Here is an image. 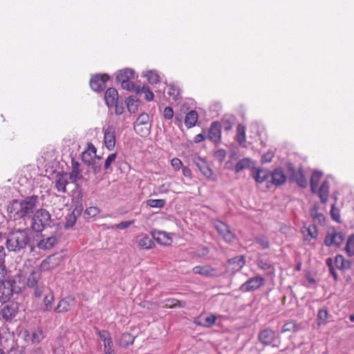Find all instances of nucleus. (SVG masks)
<instances>
[{
  "label": "nucleus",
  "mask_w": 354,
  "mask_h": 354,
  "mask_svg": "<svg viewBox=\"0 0 354 354\" xmlns=\"http://www.w3.org/2000/svg\"><path fill=\"white\" fill-rule=\"evenodd\" d=\"M335 206H336V203H333L331 205L330 216L333 221L340 223L341 218H340L339 209L336 208Z\"/></svg>",
  "instance_id": "47"
},
{
  "label": "nucleus",
  "mask_w": 354,
  "mask_h": 354,
  "mask_svg": "<svg viewBox=\"0 0 354 354\" xmlns=\"http://www.w3.org/2000/svg\"><path fill=\"white\" fill-rule=\"evenodd\" d=\"M270 183L275 186L283 185L286 180V176L281 167L276 168L270 171Z\"/></svg>",
  "instance_id": "17"
},
{
  "label": "nucleus",
  "mask_w": 354,
  "mask_h": 354,
  "mask_svg": "<svg viewBox=\"0 0 354 354\" xmlns=\"http://www.w3.org/2000/svg\"><path fill=\"white\" fill-rule=\"evenodd\" d=\"M135 337L129 333H122L119 340V346L122 348H127L133 344Z\"/></svg>",
  "instance_id": "29"
},
{
  "label": "nucleus",
  "mask_w": 354,
  "mask_h": 354,
  "mask_svg": "<svg viewBox=\"0 0 354 354\" xmlns=\"http://www.w3.org/2000/svg\"><path fill=\"white\" fill-rule=\"evenodd\" d=\"M223 239L227 243H232L236 239L234 233L230 229V227L223 223Z\"/></svg>",
  "instance_id": "32"
},
{
  "label": "nucleus",
  "mask_w": 354,
  "mask_h": 354,
  "mask_svg": "<svg viewBox=\"0 0 354 354\" xmlns=\"http://www.w3.org/2000/svg\"><path fill=\"white\" fill-rule=\"evenodd\" d=\"M136 93L137 94L144 93L145 94V97L147 101H151L154 97L153 92L149 90L148 86H145V85L142 86V87L138 86L136 90Z\"/></svg>",
  "instance_id": "37"
},
{
  "label": "nucleus",
  "mask_w": 354,
  "mask_h": 354,
  "mask_svg": "<svg viewBox=\"0 0 354 354\" xmlns=\"http://www.w3.org/2000/svg\"><path fill=\"white\" fill-rule=\"evenodd\" d=\"M56 243L57 238L54 236H51L46 239L42 238L36 243L35 248L37 247L39 250H50L53 248Z\"/></svg>",
  "instance_id": "23"
},
{
  "label": "nucleus",
  "mask_w": 354,
  "mask_h": 354,
  "mask_svg": "<svg viewBox=\"0 0 354 354\" xmlns=\"http://www.w3.org/2000/svg\"><path fill=\"white\" fill-rule=\"evenodd\" d=\"M127 107L131 113H135L138 106V100L136 96H129L126 100Z\"/></svg>",
  "instance_id": "33"
},
{
  "label": "nucleus",
  "mask_w": 354,
  "mask_h": 354,
  "mask_svg": "<svg viewBox=\"0 0 354 354\" xmlns=\"http://www.w3.org/2000/svg\"><path fill=\"white\" fill-rule=\"evenodd\" d=\"M134 223V221H122L117 225H115V228L120 229V230H124L129 226H131Z\"/></svg>",
  "instance_id": "61"
},
{
  "label": "nucleus",
  "mask_w": 354,
  "mask_h": 354,
  "mask_svg": "<svg viewBox=\"0 0 354 354\" xmlns=\"http://www.w3.org/2000/svg\"><path fill=\"white\" fill-rule=\"evenodd\" d=\"M257 266L259 268L266 271L268 274H272L274 272V268L273 266L267 260H264L263 259H258Z\"/></svg>",
  "instance_id": "30"
},
{
  "label": "nucleus",
  "mask_w": 354,
  "mask_h": 354,
  "mask_svg": "<svg viewBox=\"0 0 354 354\" xmlns=\"http://www.w3.org/2000/svg\"><path fill=\"white\" fill-rule=\"evenodd\" d=\"M323 174L319 171H314L310 178V189L313 194L317 193L321 202L323 204H326L328 198L330 184L328 180H324L319 189H317L318 185Z\"/></svg>",
  "instance_id": "4"
},
{
  "label": "nucleus",
  "mask_w": 354,
  "mask_h": 354,
  "mask_svg": "<svg viewBox=\"0 0 354 354\" xmlns=\"http://www.w3.org/2000/svg\"><path fill=\"white\" fill-rule=\"evenodd\" d=\"M198 113L194 111H189L185 118V124L187 128H192L195 126L198 121Z\"/></svg>",
  "instance_id": "27"
},
{
  "label": "nucleus",
  "mask_w": 354,
  "mask_h": 354,
  "mask_svg": "<svg viewBox=\"0 0 354 354\" xmlns=\"http://www.w3.org/2000/svg\"><path fill=\"white\" fill-rule=\"evenodd\" d=\"M88 165L91 166V169L94 174H98L101 171V165L95 159L91 162Z\"/></svg>",
  "instance_id": "56"
},
{
  "label": "nucleus",
  "mask_w": 354,
  "mask_h": 354,
  "mask_svg": "<svg viewBox=\"0 0 354 354\" xmlns=\"http://www.w3.org/2000/svg\"><path fill=\"white\" fill-rule=\"evenodd\" d=\"M278 333L270 328H266L259 331V341L264 346H275L273 344L278 337Z\"/></svg>",
  "instance_id": "7"
},
{
  "label": "nucleus",
  "mask_w": 354,
  "mask_h": 354,
  "mask_svg": "<svg viewBox=\"0 0 354 354\" xmlns=\"http://www.w3.org/2000/svg\"><path fill=\"white\" fill-rule=\"evenodd\" d=\"M207 138L215 145L219 144L221 138V123L220 122L215 121L211 124Z\"/></svg>",
  "instance_id": "14"
},
{
  "label": "nucleus",
  "mask_w": 354,
  "mask_h": 354,
  "mask_svg": "<svg viewBox=\"0 0 354 354\" xmlns=\"http://www.w3.org/2000/svg\"><path fill=\"white\" fill-rule=\"evenodd\" d=\"M273 156L272 152H268L262 156L261 162L263 163L270 162L272 161Z\"/></svg>",
  "instance_id": "63"
},
{
  "label": "nucleus",
  "mask_w": 354,
  "mask_h": 354,
  "mask_svg": "<svg viewBox=\"0 0 354 354\" xmlns=\"http://www.w3.org/2000/svg\"><path fill=\"white\" fill-rule=\"evenodd\" d=\"M192 162L196 165V167L198 169V170L207 178L214 179L213 176V171L209 168L207 162L199 156H194L192 158Z\"/></svg>",
  "instance_id": "15"
},
{
  "label": "nucleus",
  "mask_w": 354,
  "mask_h": 354,
  "mask_svg": "<svg viewBox=\"0 0 354 354\" xmlns=\"http://www.w3.org/2000/svg\"><path fill=\"white\" fill-rule=\"evenodd\" d=\"M66 176V173H59L56 176L55 187L57 188L58 192H61L62 193H65L66 192V186L68 183Z\"/></svg>",
  "instance_id": "25"
},
{
  "label": "nucleus",
  "mask_w": 354,
  "mask_h": 354,
  "mask_svg": "<svg viewBox=\"0 0 354 354\" xmlns=\"http://www.w3.org/2000/svg\"><path fill=\"white\" fill-rule=\"evenodd\" d=\"M345 251L349 257L354 256V234H351L348 237Z\"/></svg>",
  "instance_id": "38"
},
{
  "label": "nucleus",
  "mask_w": 354,
  "mask_h": 354,
  "mask_svg": "<svg viewBox=\"0 0 354 354\" xmlns=\"http://www.w3.org/2000/svg\"><path fill=\"white\" fill-rule=\"evenodd\" d=\"M164 118L167 120H170L174 117V111L171 107L167 106L163 111Z\"/></svg>",
  "instance_id": "60"
},
{
  "label": "nucleus",
  "mask_w": 354,
  "mask_h": 354,
  "mask_svg": "<svg viewBox=\"0 0 354 354\" xmlns=\"http://www.w3.org/2000/svg\"><path fill=\"white\" fill-rule=\"evenodd\" d=\"M113 106H115V112L116 115H121L123 113L124 108L122 103L120 104L119 101L118 100L115 104H113Z\"/></svg>",
  "instance_id": "64"
},
{
  "label": "nucleus",
  "mask_w": 354,
  "mask_h": 354,
  "mask_svg": "<svg viewBox=\"0 0 354 354\" xmlns=\"http://www.w3.org/2000/svg\"><path fill=\"white\" fill-rule=\"evenodd\" d=\"M76 301L73 297L68 296L60 299L54 309L56 313H66L75 306Z\"/></svg>",
  "instance_id": "11"
},
{
  "label": "nucleus",
  "mask_w": 354,
  "mask_h": 354,
  "mask_svg": "<svg viewBox=\"0 0 354 354\" xmlns=\"http://www.w3.org/2000/svg\"><path fill=\"white\" fill-rule=\"evenodd\" d=\"M216 316H214V315H209V316H207L205 319H204V322L203 323V325L205 326H207V327H210L212 326L215 321H216Z\"/></svg>",
  "instance_id": "55"
},
{
  "label": "nucleus",
  "mask_w": 354,
  "mask_h": 354,
  "mask_svg": "<svg viewBox=\"0 0 354 354\" xmlns=\"http://www.w3.org/2000/svg\"><path fill=\"white\" fill-rule=\"evenodd\" d=\"M121 86L123 89H126L129 91H136L138 86H136L135 84L131 80L129 81H122V83L121 84Z\"/></svg>",
  "instance_id": "52"
},
{
  "label": "nucleus",
  "mask_w": 354,
  "mask_h": 354,
  "mask_svg": "<svg viewBox=\"0 0 354 354\" xmlns=\"http://www.w3.org/2000/svg\"><path fill=\"white\" fill-rule=\"evenodd\" d=\"M138 246L140 248L149 250L155 246V244L151 239L145 236L140 239L138 241Z\"/></svg>",
  "instance_id": "35"
},
{
  "label": "nucleus",
  "mask_w": 354,
  "mask_h": 354,
  "mask_svg": "<svg viewBox=\"0 0 354 354\" xmlns=\"http://www.w3.org/2000/svg\"><path fill=\"white\" fill-rule=\"evenodd\" d=\"M134 78V71L131 68H125L119 71L116 74V80L122 83V81H129Z\"/></svg>",
  "instance_id": "26"
},
{
  "label": "nucleus",
  "mask_w": 354,
  "mask_h": 354,
  "mask_svg": "<svg viewBox=\"0 0 354 354\" xmlns=\"http://www.w3.org/2000/svg\"><path fill=\"white\" fill-rule=\"evenodd\" d=\"M335 263L337 268L341 270H347L350 268L351 266V261L348 260H346L343 255L342 254H337L335 257Z\"/></svg>",
  "instance_id": "28"
},
{
  "label": "nucleus",
  "mask_w": 354,
  "mask_h": 354,
  "mask_svg": "<svg viewBox=\"0 0 354 354\" xmlns=\"http://www.w3.org/2000/svg\"><path fill=\"white\" fill-rule=\"evenodd\" d=\"M290 180L292 182H296L297 184L303 188H305L308 185L307 179L304 174L302 168H300L298 171L294 169H290Z\"/></svg>",
  "instance_id": "16"
},
{
  "label": "nucleus",
  "mask_w": 354,
  "mask_h": 354,
  "mask_svg": "<svg viewBox=\"0 0 354 354\" xmlns=\"http://www.w3.org/2000/svg\"><path fill=\"white\" fill-rule=\"evenodd\" d=\"M148 206L154 208H162L166 204L165 199H149L146 201Z\"/></svg>",
  "instance_id": "41"
},
{
  "label": "nucleus",
  "mask_w": 354,
  "mask_h": 354,
  "mask_svg": "<svg viewBox=\"0 0 354 354\" xmlns=\"http://www.w3.org/2000/svg\"><path fill=\"white\" fill-rule=\"evenodd\" d=\"M250 162L251 160L248 158H245L240 160L235 165V171L239 173L241 171L250 167Z\"/></svg>",
  "instance_id": "40"
},
{
  "label": "nucleus",
  "mask_w": 354,
  "mask_h": 354,
  "mask_svg": "<svg viewBox=\"0 0 354 354\" xmlns=\"http://www.w3.org/2000/svg\"><path fill=\"white\" fill-rule=\"evenodd\" d=\"M50 257L44 260L39 267L35 268L29 274L26 285L28 288L33 290V295L35 297H41L44 290V284L41 281L42 270L50 269L47 266Z\"/></svg>",
  "instance_id": "3"
},
{
  "label": "nucleus",
  "mask_w": 354,
  "mask_h": 354,
  "mask_svg": "<svg viewBox=\"0 0 354 354\" xmlns=\"http://www.w3.org/2000/svg\"><path fill=\"white\" fill-rule=\"evenodd\" d=\"M113 340L111 339L109 341L104 343V351L105 354H115L114 349L113 348Z\"/></svg>",
  "instance_id": "53"
},
{
  "label": "nucleus",
  "mask_w": 354,
  "mask_h": 354,
  "mask_svg": "<svg viewBox=\"0 0 354 354\" xmlns=\"http://www.w3.org/2000/svg\"><path fill=\"white\" fill-rule=\"evenodd\" d=\"M328 318V312L326 308H321L317 314V324L319 326L327 323Z\"/></svg>",
  "instance_id": "39"
},
{
  "label": "nucleus",
  "mask_w": 354,
  "mask_h": 354,
  "mask_svg": "<svg viewBox=\"0 0 354 354\" xmlns=\"http://www.w3.org/2000/svg\"><path fill=\"white\" fill-rule=\"evenodd\" d=\"M345 234L342 232H336L335 229L329 230L324 239V244L327 247H340L345 240Z\"/></svg>",
  "instance_id": "6"
},
{
  "label": "nucleus",
  "mask_w": 354,
  "mask_h": 354,
  "mask_svg": "<svg viewBox=\"0 0 354 354\" xmlns=\"http://www.w3.org/2000/svg\"><path fill=\"white\" fill-rule=\"evenodd\" d=\"M255 242L261 245L263 249H267L270 246V243L268 238L264 236L256 237Z\"/></svg>",
  "instance_id": "49"
},
{
  "label": "nucleus",
  "mask_w": 354,
  "mask_h": 354,
  "mask_svg": "<svg viewBox=\"0 0 354 354\" xmlns=\"http://www.w3.org/2000/svg\"><path fill=\"white\" fill-rule=\"evenodd\" d=\"M18 310L17 303L11 302L5 305L0 309V319L11 320L17 315Z\"/></svg>",
  "instance_id": "10"
},
{
  "label": "nucleus",
  "mask_w": 354,
  "mask_h": 354,
  "mask_svg": "<svg viewBox=\"0 0 354 354\" xmlns=\"http://www.w3.org/2000/svg\"><path fill=\"white\" fill-rule=\"evenodd\" d=\"M297 329H298L297 326L296 325V324L295 322H289L286 323L283 326L281 332L282 333L290 332V331L295 332L297 330Z\"/></svg>",
  "instance_id": "48"
},
{
  "label": "nucleus",
  "mask_w": 354,
  "mask_h": 354,
  "mask_svg": "<svg viewBox=\"0 0 354 354\" xmlns=\"http://www.w3.org/2000/svg\"><path fill=\"white\" fill-rule=\"evenodd\" d=\"M54 295L52 292H49L44 298V311H50L53 307Z\"/></svg>",
  "instance_id": "34"
},
{
  "label": "nucleus",
  "mask_w": 354,
  "mask_h": 354,
  "mask_svg": "<svg viewBox=\"0 0 354 354\" xmlns=\"http://www.w3.org/2000/svg\"><path fill=\"white\" fill-rule=\"evenodd\" d=\"M171 164L174 170L177 171L179 170L180 168L183 167V163L182 161L177 158H174L171 160Z\"/></svg>",
  "instance_id": "58"
},
{
  "label": "nucleus",
  "mask_w": 354,
  "mask_h": 354,
  "mask_svg": "<svg viewBox=\"0 0 354 354\" xmlns=\"http://www.w3.org/2000/svg\"><path fill=\"white\" fill-rule=\"evenodd\" d=\"M97 333L100 338V339L104 342L106 343V342L109 341L112 339L110 333L108 330H97Z\"/></svg>",
  "instance_id": "51"
},
{
  "label": "nucleus",
  "mask_w": 354,
  "mask_h": 354,
  "mask_svg": "<svg viewBox=\"0 0 354 354\" xmlns=\"http://www.w3.org/2000/svg\"><path fill=\"white\" fill-rule=\"evenodd\" d=\"M93 154L91 152L84 151L82 154V160L86 165H88L93 160Z\"/></svg>",
  "instance_id": "54"
},
{
  "label": "nucleus",
  "mask_w": 354,
  "mask_h": 354,
  "mask_svg": "<svg viewBox=\"0 0 354 354\" xmlns=\"http://www.w3.org/2000/svg\"><path fill=\"white\" fill-rule=\"evenodd\" d=\"M15 280L6 279L0 284V302L6 303L14 293L19 294L21 288L17 286Z\"/></svg>",
  "instance_id": "5"
},
{
  "label": "nucleus",
  "mask_w": 354,
  "mask_h": 354,
  "mask_svg": "<svg viewBox=\"0 0 354 354\" xmlns=\"http://www.w3.org/2000/svg\"><path fill=\"white\" fill-rule=\"evenodd\" d=\"M104 100L109 107L113 106V104H115L118 100V93L117 90L114 88H109L105 92Z\"/></svg>",
  "instance_id": "24"
},
{
  "label": "nucleus",
  "mask_w": 354,
  "mask_h": 354,
  "mask_svg": "<svg viewBox=\"0 0 354 354\" xmlns=\"http://www.w3.org/2000/svg\"><path fill=\"white\" fill-rule=\"evenodd\" d=\"M116 157H117L116 153H111L108 156V157L106 158V159L105 160L104 165V168L105 170H108L110 169L111 165L115 161Z\"/></svg>",
  "instance_id": "50"
},
{
  "label": "nucleus",
  "mask_w": 354,
  "mask_h": 354,
  "mask_svg": "<svg viewBox=\"0 0 354 354\" xmlns=\"http://www.w3.org/2000/svg\"><path fill=\"white\" fill-rule=\"evenodd\" d=\"M301 232L304 236V241L309 243L311 239H316L318 236L317 227L314 224H310L308 227H303Z\"/></svg>",
  "instance_id": "21"
},
{
  "label": "nucleus",
  "mask_w": 354,
  "mask_h": 354,
  "mask_svg": "<svg viewBox=\"0 0 354 354\" xmlns=\"http://www.w3.org/2000/svg\"><path fill=\"white\" fill-rule=\"evenodd\" d=\"M151 233L153 239L161 245H170L172 243L171 238L164 231L153 230Z\"/></svg>",
  "instance_id": "18"
},
{
  "label": "nucleus",
  "mask_w": 354,
  "mask_h": 354,
  "mask_svg": "<svg viewBox=\"0 0 354 354\" xmlns=\"http://www.w3.org/2000/svg\"><path fill=\"white\" fill-rule=\"evenodd\" d=\"M180 93L179 89L176 88L174 86H170L169 88V91L167 92V94L172 97L173 99L176 100L177 97L178 96Z\"/></svg>",
  "instance_id": "59"
},
{
  "label": "nucleus",
  "mask_w": 354,
  "mask_h": 354,
  "mask_svg": "<svg viewBox=\"0 0 354 354\" xmlns=\"http://www.w3.org/2000/svg\"><path fill=\"white\" fill-rule=\"evenodd\" d=\"M167 301L168 304H167V306H169V307H184L185 304L183 301H180L174 299H168Z\"/></svg>",
  "instance_id": "57"
},
{
  "label": "nucleus",
  "mask_w": 354,
  "mask_h": 354,
  "mask_svg": "<svg viewBox=\"0 0 354 354\" xmlns=\"http://www.w3.org/2000/svg\"><path fill=\"white\" fill-rule=\"evenodd\" d=\"M83 209L84 207L82 204H77L73 211L66 216V221L64 224V227L66 229H69L74 226L76 223L77 217L82 213Z\"/></svg>",
  "instance_id": "12"
},
{
  "label": "nucleus",
  "mask_w": 354,
  "mask_h": 354,
  "mask_svg": "<svg viewBox=\"0 0 354 354\" xmlns=\"http://www.w3.org/2000/svg\"><path fill=\"white\" fill-rule=\"evenodd\" d=\"M235 122V118L232 115H230L229 117L225 116L224 118H223V127L226 130L229 131L232 128V126L234 125Z\"/></svg>",
  "instance_id": "45"
},
{
  "label": "nucleus",
  "mask_w": 354,
  "mask_h": 354,
  "mask_svg": "<svg viewBox=\"0 0 354 354\" xmlns=\"http://www.w3.org/2000/svg\"><path fill=\"white\" fill-rule=\"evenodd\" d=\"M6 247L9 251L20 253L24 252L27 247L33 251L35 245L31 243L28 230L15 229L8 234Z\"/></svg>",
  "instance_id": "2"
},
{
  "label": "nucleus",
  "mask_w": 354,
  "mask_h": 354,
  "mask_svg": "<svg viewBox=\"0 0 354 354\" xmlns=\"http://www.w3.org/2000/svg\"><path fill=\"white\" fill-rule=\"evenodd\" d=\"M145 77L147 78L149 83L153 84H156L160 81V77L157 72L153 71H149L145 74Z\"/></svg>",
  "instance_id": "43"
},
{
  "label": "nucleus",
  "mask_w": 354,
  "mask_h": 354,
  "mask_svg": "<svg viewBox=\"0 0 354 354\" xmlns=\"http://www.w3.org/2000/svg\"><path fill=\"white\" fill-rule=\"evenodd\" d=\"M236 141L241 145L243 146V144L245 142V127L239 124L237 126L236 129Z\"/></svg>",
  "instance_id": "31"
},
{
  "label": "nucleus",
  "mask_w": 354,
  "mask_h": 354,
  "mask_svg": "<svg viewBox=\"0 0 354 354\" xmlns=\"http://www.w3.org/2000/svg\"><path fill=\"white\" fill-rule=\"evenodd\" d=\"M149 115L145 113H142L138 116V118H137L136 121L134 123L135 129L136 128V127L147 124L149 123Z\"/></svg>",
  "instance_id": "44"
},
{
  "label": "nucleus",
  "mask_w": 354,
  "mask_h": 354,
  "mask_svg": "<svg viewBox=\"0 0 354 354\" xmlns=\"http://www.w3.org/2000/svg\"><path fill=\"white\" fill-rule=\"evenodd\" d=\"M104 131V145L109 151H112L115 146V128L113 125H109Z\"/></svg>",
  "instance_id": "13"
},
{
  "label": "nucleus",
  "mask_w": 354,
  "mask_h": 354,
  "mask_svg": "<svg viewBox=\"0 0 354 354\" xmlns=\"http://www.w3.org/2000/svg\"><path fill=\"white\" fill-rule=\"evenodd\" d=\"M82 178V169L80 168V164L74 159H72L71 171L69 173V179L71 182L76 183Z\"/></svg>",
  "instance_id": "19"
},
{
  "label": "nucleus",
  "mask_w": 354,
  "mask_h": 354,
  "mask_svg": "<svg viewBox=\"0 0 354 354\" xmlns=\"http://www.w3.org/2000/svg\"><path fill=\"white\" fill-rule=\"evenodd\" d=\"M39 197L32 195L19 199H12L7 205L8 219L13 221L30 218V228L36 232H41L50 227L53 222L51 214L44 208H39Z\"/></svg>",
  "instance_id": "1"
},
{
  "label": "nucleus",
  "mask_w": 354,
  "mask_h": 354,
  "mask_svg": "<svg viewBox=\"0 0 354 354\" xmlns=\"http://www.w3.org/2000/svg\"><path fill=\"white\" fill-rule=\"evenodd\" d=\"M194 274H198L205 277H208L213 274L214 270L210 269L209 266H197L193 268Z\"/></svg>",
  "instance_id": "36"
},
{
  "label": "nucleus",
  "mask_w": 354,
  "mask_h": 354,
  "mask_svg": "<svg viewBox=\"0 0 354 354\" xmlns=\"http://www.w3.org/2000/svg\"><path fill=\"white\" fill-rule=\"evenodd\" d=\"M310 216L314 219H317L319 223H323L325 220L324 216L322 213L318 212V208L315 205L310 210Z\"/></svg>",
  "instance_id": "42"
},
{
  "label": "nucleus",
  "mask_w": 354,
  "mask_h": 354,
  "mask_svg": "<svg viewBox=\"0 0 354 354\" xmlns=\"http://www.w3.org/2000/svg\"><path fill=\"white\" fill-rule=\"evenodd\" d=\"M244 265V257L239 255L228 260L227 269L234 273L239 271Z\"/></svg>",
  "instance_id": "20"
},
{
  "label": "nucleus",
  "mask_w": 354,
  "mask_h": 354,
  "mask_svg": "<svg viewBox=\"0 0 354 354\" xmlns=\"http://www.w3.org/2000/svg\"><path fill=\"white\" fill-rule=\"evenodd\" d=\"M43 338L41 330H35L32 333V342H39Z\"/></svg>",
  "instance_id": "62"
},
{
  "label": "nucleus",
  "mask_w": 354,
  "mask_h": 354,
  "mask_svg": "<svg viewBox=\"0 0 354 354\" xmlns=\"http://www.w3.org/2000/svg\"><path fill=\"white\" fill-rule=\"evenodd\" d=\"M100 213V209L97 207H90L86 208L84 212L85 218H90L96 216Z\"/></svg>",
  "instance_id": "46"
},
{
  "label": "nucleus",
  "mask_w": 354,
  "mask_h": 354,
  "mask_svg": "<svg viewBox=\"0 0 354 354\" xmlns=\"http://www.w3.org/2000/svg\"><path fill=\"white\" fill-rule=\"evenodd\" d=\"M265 283V279L260 276H255L243 283L240 289L243 292H250L259 289Z\"/></svg>",
  "instance_id": "9"
},
{
  "label": "nucleus",
  "mask_w": 354,
  "mask_h": 354,
  "mask_svg": "<svg viewBox=\"0 0 354 354\" xmlns=\"http://www.w3.org/2000/svg\"><path fill=\"white\" fill-rule=\"evenodd\" d=\"M252 177L257 183H263L266 182L270 183V171L265 169H256L252 173Z\"/></svg>",
  "instance_id": "22"
},
{
  "label": "nucleus",
  "mask_w": 354,
  "mask_h": 354,
  "mask_svg": "<svg viewBox=\"0 0 354 354\" xmlns=\"http://www.w3.org/2000/svg\"><path fill=\"white\" fill-rule=\"evenodd\" d=\"M109 80L107 74H96L91 77L90 80V86L95 92H100L106 88V83Z\"/></svg>",
  "instance_id": "8"
}]
</instances>
